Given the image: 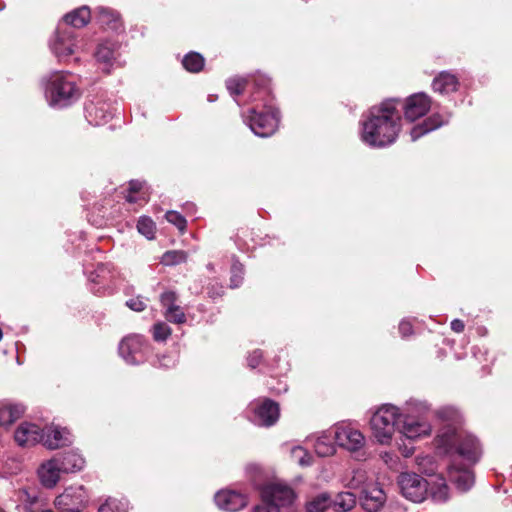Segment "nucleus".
Listing matches in <instances>:
<instances>
[{
	"instance_id": "nucleus-1",
	"label": "nucleus",
	"mask_w": 512,
	"mask_h": 512,
	"mask_svg": "<svg viewBox=\"0 0 512 512\" xmlns=\"http://www.w3.org/2000/svg\"><path fill=\"white\" fill-rule=\"evenodd\" d=\"M438 440L451 456L448 466L450 480L459 490H469L474 484V475L470 467L479 461L482 454L478 440L473 435L450 425L442 430Z\"/></svg>"
},
{
	"instance_id": "nucleus-2",
	"label": "nucleus",
	"mask_w": 512,
	"mask_h": 512,
	"mask_svg": "<svg viewBox=\"0 0 512 512\" xmlns=\"http://www.w3.org/2000/svg\"><path fill=\"white\" fill-rule=\"evenodd\" d=\"M398 100L388 99L369 111L362 124V141L374 147H383L393 143L401 129V116L397 109Z\"/></svg>"
},
{
	"instance_id": "nucleus-3",
	"label": "nucleus",
	"mask_w": 512,
	"mask_h": 512,
	"mask_svg": "<svg viewBox=\"0 0 512 512\" xmlns=\"http://www.w3.org/2000/svg\"><path fill=\"white\" fill-rule=\"evenodd\" d=\"M261 503L253 512H295L296 494L281 481H272L260 488Z\"/></svg>"
},
{
	"instance_id": "nucleus-4",
	"label": "nucleus",
	"mask_w": 512,
	"mask_h": 512,
	"mask_svg": "<svg viewBox=\"0 0 512 512\" xmlns=\"http://www.w3.org/2000/svg\"><path fill=\"white\" fill-rule=\"evenodd\" d=\"M45 96L51 106L65 107L79 97V92L66 74L54 72L46 83Z\"/></svg>"
},
{
	"instance_id": "nucleus-5",
	"label": "nucleus",
	"mask_w": 512,
	"mask_h": 512,
	"mask_svg": "<svg viewBox=\"0 0 512 512\" xmlns=\"http://www.w3.org/2000/svg\"><path fill=\"white\" fill-rule=\"evenodd\" d=\"M402 414L396 406L386 404L380 407L372 416L370 424L378 442L388 443L395 430H398Z\"/></svg>"
},
{
	"instance_id": "nucleus-6",
	"label": "nucleus",
	"mask_w": 512,
	"mask_h": 512,
	"mask_svg": "<svg viewBox=\"0 0 512 512\" xmlns=\"http://www.w3.org/2000/svg\"><path fill=\"white\" fill-rule=\"evenodd\" d=\"M245 121L252 132L259 137H269L277 129L279 124L278 111L271 106H265V111L257 112L254 108L249 110Z\"/></svg>"
},
{
	"instance_id": "nucleus-7",
	"label": "nucleus",
	"mask_w": 512,
	"mask_h": 512,
	"mask_svg": "<svg viewBox=\"0 0 512 512\" xmlns=\"http://www.w3.org/2000/svg\"><path fill=\"white\" fill-rule=\"evenodd\" d=\"M397 483L402 495L412 502L420 503L428 495V480L416 473H401Z\"/></svg>"
},
{
	"instance_id": "nucleus-8",
	"label": "nucleus",
	"mask_w": 512,
	"mask_h": 512,
	"mask_svg": "<svg viewBox=\"0 0 512 512\" xmlns=\"http://www.w3.org/2000/svg\"><path fill=\"white\" fill-rule=\"evenodd\" d=\"M88 501L85 488L82 485L70 486L56 497L55 506L65 512H80Z\"/></svg>"
},
{
	"instance_id": "nucleus-9",
	"label": "nucleus",
	"mask_w": 512,
	"mask_h": 512,
	"mask_svg": "<svg viewBox=\"0 0 512 512\" xmlns=\"http://www.w3.org/2000/svg\"><path fill=\"white\" fill-rule=\"evenodd\" d=\"M148 348L145 340L140 335L125 337L119 344V354L128 364H138L144 361V355Z\"/></svg>"
},
{
	"instance_id": "nucleus-10",
	"label": "nucleus",
	"mask_w": 512,
	"mask_h": 512,
	"mask_svg": "<svg viewBox=\"0 0 512 512\" xmlns=\"http://www.w3.org/2000/svg\"><path fill=\"white\" fill-rule=\"evenodd\" d=\"M50 47L60 61L73 54L76 47L74 30L59 25Z\"/></svg>"
},
{
	"instance_id": "nucleus-11",
	"label": "nucleus",
	"mask_w": 512,
	"mask_h": 512,
	"mask_svg": "<svg viewBox=\"0 0 512 512\" xmlns=\"http://www.w3.org/2000/svg\"><path fill=\"white\" fill-rule=\"evenodd\" d=\"M336 443L350 452H358L365 445L363 434L349 425H340L334 432Z\"/></svg>"
},
{
	"instance_id": "nucleus-12",
	"label": "nucleus",
	"mask_w": 512,
	"mask_h": 512,
	"mask_svg": "<svg viewBox=\"0 0 512 512\" xmlns=\"http://www.w3.org/2000/svg\"><path fill=\"white\" fill-rule=\"evenodd\" d=\"M250 407L254 412L253 422L259 426L274 425L280 415L278 404L270 399L252 403Z\"/></svg>"
},
{
	"instance_id": "nucleus-13",
	"label": "nucleus",
	"mask_w": 512,
	"mask_h": 512,
	"mask_svg": "<svg viewBox=\"0 0 512 512\" xmlns=\"http://www.w3.org/2000/svg\"><path fill=\"white\" fill-rule=\"evenodd\" d=\"M398 431L408 439H416L429 435L431 425L424 420L417 419L410 414H402Z\"/></svg>"
},
{
	"instance_id": "nucleus-14",
	"label": "nucleus",
	"mask_w": 512,
	"mask_h": 512,
	"mask_svg": "<svg viewBox=\"0 0 512 512\" xmlns=\"http://www.w3.org/2000/svg\"><path fill=\"white\" fill-rule=\"evenodd\" d=\"M431 107V99L425 93H416L407 98L404 114L409 121H415L424 116Z\"/></svg>"
},
{
	"instance_id": "nucleus-15",
	"label": "nucleus",
	"mask_w": 512,
	"mask_h": 512,
	"mask_svg": "<svg viewBox=\"0 0 512 512\" xmlns=\"http://www.w3.org/2000/svg\"><path fill=\"white\" fill-rule=\"evenodd\" d=\"M214 500L221 510L227 512L239 511L247 505L245 495L231 490L219 491L216 493Z\"/></svg>"
},
{
	"instance_id": "nucleus-16",
	"label": "nucleus",
	"mask_w": 512,
	"mask_h": 512,
	"mask_svg": "<svg viewBox=\"0 0 512 512\" xmlns=\"http://www.w3.org/2000/svg\"><path fill=\"white\" fill-rule=\"evenodd\" d=\"M63 473L60 467V460L58 457L44 462L38 468V477L40 483L46 488H53L60 480V475Z\"/></svg>"
},
{
	"instance_id": "nucleus-17",
	"label": "nucleus",
	"mask_w": 512,
	"mask_h": 512,
	"mask_svg": "<svg viewBox=\"0 0 512 512\" xmlns=\"http://www.w3.org/2000/svg\"><path fill=\"white\" fill-rule=\"evenodd\" d=\"M44 430L31 423L21 424L15 431V441L20 446H31L36 443H42Z\"/></svg>"
},
{
	"instance_id": "nucleus-18",
	"label": "nucleus",
	"mask_w": 512,
	"mask_h": 512,
	"mask_svg": "<svg viewBox=\"0 0 512 512\" xmlns=\"http://www.w3.org/2000/svg\"><path fill=\"white\" fill-rule=\"evenodd\" d=\"M386 501V495L382 488L371 486L363 491L361 505L367 512H378Z\"/></svg>"
},
{
	"instance_id": "nucleus-19",
	"label": "nucleus",
	"mask_w": 512,
	"mask_h": 512,
	"mask_svg": "<svg viewBox=\"0 0 512 512\" xmlns=\"http://www.w3.org/2000/svg\"><path fill=\"white\" fill-rule=\"evenodd\" d=\"M43 430L44 436L42 444L48 449H57L71 442L69 438L70 433L65 428L51 426Z\"/></svg>"
},
{
	"instance_id": "nucleus-20",
	"label": "nucleus",
	"mask_w": 512,
	"mask_h": 512,
	"mask_svg": "<svg viewBox=\"0 0 512 512\" xmlns=\"http://www.w3.org/2000/svg\"><path fill=\"white\" fill-rule=\"evenodd\" d=\"M459 86V80L456 75L443 71L439 73L432 82V88L440 94H449L455 92Z\"/></svg>"
},
{
	"instance_id": "nucleus-21",
	"label": "nucleus",
	"mask_w": 512,
	"mask_h": 512,
	"mask_svg": "<svg viewBox=\"0 0 512 512\" xmlns=\"http://www.w3.org/2000/svg\"><path fill=\"white\" fill-rule=\"evenodd\" d=\"M448 121L449 117L444 118L440 114H433L428 119H426L423 124L412 128L410 132L412 141H415L424 134L441 127L442 125L448 123Z\"/></svg>"
},
{
	"instance_id": "nucleus-22",
	"label": "nucleus",
	"mask_w": 512,
	"mask_h": 512,
	"mask_svg": "<svg viewBox=\"0 0 512 512\" xmlns=\"http://www.w3.org/2000/svg\"><path fill=\"white\" fill-rule=\"evenodd\" d=\"M90 10L87 6L80 7L75 9L74 11L66 14L63 17L62 25L63 27L73 28H82L84 27L90 20Z\"/></svg>"
},
{
	"instance_id": "nucleus-23",
	"label": "nucleus",
	"mask_w": 512,
	"mask_h": 512,
	"mask_svg": "<svg viewBox=\"0 0 512 512\" xmlns=\"http://www.w3.org/2000/svg\"><path fill=\"white\" fill-rule=\"evenodd\" d=\"M428 494L436 503H444L449 498V487L442 476H436L428 480Z\"/></svg>"
},
{
	"instance_id": "nucleus-24",
	"label": "nucleus",
	"mask_w": 512,
	"mask_h": 512,
	"mask_svg": "<svg viewBox=\"0 0 512 512\" xmlns=\"http://www.w3.org/2000/svg\"><path fill=\"white\" fill-rule=\"evenodd\" d=\"M117 44L113 42H103L99 44L95 52V57L98 62L104 65L103 70L109 72V67L112 66L113 61L116 59Z\"/></svg>"
},
{
	"instance_id": "nucleus-25",
	"label": "nucleus",
	"mask_w": 512,
	"mask_h": 512,
	"mask_svg": "<svg viewBox=\"0 0 512 512\" xmlns=\"http://www.w3.org/2000/svg\"><path fill=\"white\" fill-rule=\"evenodd\" d=\"M63 473H75L83 469L85 460L76 451H69L58 457Z\"/></svg>"
},
{
	"instance_id": "nucleus-26",
	"label": "nucleus",
	"mask_w": 512,
	"mask_h": 512,
	"mask_svg": "<svg viewBox=\"0 0 512 512\" xmlns=\"http://www.w3.org/2000/svg\"><path fill=\"white\" fill-rule=\"evenodd\" d=\"M24 413V407L18 404L0 403V426H9Z\"/></svg>"
},
{
	"instance_id": "nucleus-27",
	"label": "nucleus",
	"mask_w": 512,
	"mask_h": 512,
	"mask_svg": "<svg viewBox=\"0 0 512 512\" xmlns=\"http://www.w3.org/2000/svg\"><path fill=\"white\" fill-rule=\"evenodd\" d=\"M18 497L26 512H37L44 505L35 490L21 489Z\"/></svg>"
},
{
	"instance_id": "nucleus-28",
	"label": "nucleus",
	"mask_w": 512,
	"mask_h": 512,
	"mask_svg": "<svg viewBox=\"0 0 512 512\" xmlns=\"http://www.w3.org/2000/svg\"><path fill=\"white\" fill-rule=\"evenodd\" d=\"M356 505V496L349 491L338 493L332 499V510L334 512H347Z\"/></svg>"
},
{
	"instance_id": "nucleus-29",
	"label": "nucleus",
	"mask_w": 512,
	"mask_h": 512,
	"mask_svg": "<svg viewBox=\"0 0 512 512\" xmlns=\"http://www.w3.org/2000/svg\"><path fill=\"white\" fill-rule=\"evenodd\" d=\"M98 20L102 26L112 30H117L122 25L119 14L108 8H99Z\"/></svg>"
},
{
	"instance_id": "nucleus-30",
	"label": "nucleus",
	"mask_w": 512,
	"mask_h": 512,
	"mask_svg": "<svg viewBox=\"0 0 512 512\" xmlns=\"http://www.w3.org/2000/svg\"><path fill=\"white\" fill-rule=\"evenodd\" d=\"M306 508L308 512H322L328 508L332 509V497L329 493H320L307 502Z\"/></svg>"
},
{
	"instance_id": "nucleus-31",
	"label": "nucleus",
	"mask_w": 512,
	"mask_h": 512,
	"mask_svg": "<svg viewBox=\"0 0 512 512\" xmlns=\"http://www.w3.org/2000/svg\"><path fill=\"white\" fill-rule=\"evenodd\" d=\"M314 449L316 454L321 457L333 455L335 453V446L332 442V437L326 434L319 436L314 444Z\"/></svg>"
},
{
	"instance_id": "nucleus-32",
	"label": "nucleus",
	"mask_w": 512,
	"mask_h": 512,
	"mask_svg": "<svg viewBox=\"0 0 512 512\" xmlns=\"http://www.w3.org/2000/svg\"><path fill=\"white\" fill-rule=\"evenodd\" d=\"M182 63L186 70L197 73L204 66V58L199 53L190 52L183 58Z\"/></svg>"
},
{
	"instance_id": "nucleus-33",
	"label": "nucleus",
	"mask_w": 512,
	"mask_h": 512,
	"mask_svg": "<svg viewBox=\"0 0 512 512\" xmlns=\"http://www.w3.org/2000/svg\"><path fill=\"white\" fill-rule=\"evenodd\" d=\"M187 259V254L184 251L172 250L167 251L163 254L161 258V263L166 266L177 265L185 262Z\"/></svg>"
},
{
	"instance_id": "nucleus-34",
	"label": "nucleus",
	"mask_w": 512,
	"mask_h": 512,
	"mask_svg": "<svg viewBox=\"0 0 512 512\" xmlns=\"http://www.w3.org/2000/svg\"><path fill=\"white\" fill-rule=\"evenodd\" d=\"M88 117L94 118L95 125H101L106 123L107 120L111 117L110 113L104 110L103 105L101 107H97L94 105H90L86 107Z\"/></svg>"
},
{
	"instance_id": "nucleus-35",
	"label": "nucleus",
	"mask_w": 512,
	"mask_h": 512,
	"mask_svg": "<svg viewBox=\"0 0 512 512\" xmlns=\"http://www.w3.org/2000/svg\"><path fill=\"white\" fill-rule=\"evenodd\" d=\"M367 480L366 471L358 468L352 471V475L347 479L346 486L351 489L360 488Z\"/></svg>"
},
{
	"instance_id": "nucleus-36",
	"label": "nucleus",
	"mask_w": 512,
	"mask_h": 512,
	"mask_svg": "<svg viewBox=\"0 0 512 512\" xmlns=\"http://www.w3.org/2000/svg\"><path fill=\"white\" fill-rule=\"evenodd\" d=\"M137 229L139 233L144 235L148 239H152L155 233V224L148 217H141L137 223Z\"/></svg>"
},
{
	"instance_id": "nucleus-37",
	"label": "nucleus",
	"mask_w": 512,
	"mask_h": 512,
	"mask_svg": "<svg viewBox=\"0 0 512 512\" xmlns=\"http://www.w3.org/2000/svg\"><path fill=\"white\" fill-rule=\"evenodd\" d=\"M99 512H127V509L124 502L110 498L100 506Z\"/></svg>"
},
{
	"instance_id": "nucleus-38",
	"label": "nucleus",
	"mask_w": 512,
	"mask_h": 512,
	"mask_svg": "<svg viewBox=\"0 0 512 512\" xmlns=\"http://www.w3.org/2000/svg\"><path fill=\"white\" fill-rule=\"evenodd\" d=\"M246 86V80L242 78H231L226 81V87L231 95H240Z\"/></svg>"
},
{
	"instance_id": "nucleus-39",
	"label": "nucleus",
	"mask_w": 512,
	"mask_h": 512,
	"mask_svg": "<svg viewBox=\"0 0 512 512\" xmlns=\"http://www.w3.org/2000/svg\"><path fill=\"white\" fill-rule=\"evenodd\" d=\"M177 299V294L174 291H166L160 296V302L165 310L177 309L179 307L176 305Z\"/></svg>"
},
{
	"instance_id": "nucleus-40",
	"label": "nucleus",
	"mask_w": 512,
	"mask_h": 512,
	"mask_svg": "<svg viewBox=\"0 0 512 512\" xmlns=\"http://www.w3.org/2000/svg\"><path fill=\"white\" fill-rule=\"evenodd\" d=\"M171 335L170 327L164 322H158L153 327V337L156 341H165Z\"/></svg>"
},
{
	"instance_id": "nucleus-41",
	"label": "nucleus",
	"mask_w": 512,
	"mask_h": 512,
	"mask_svg": "<svg viewBox=\"0 0 512 512\" xmlns=\"http://www.w3.org/2000/svg\"><path fill=\"white\" fill-rule=\"evenodd\" d=\"M436 415L448 422L456 423L459 420V413L458 411L453 407H443L436 411Z\"/></svg>"
},
{
	"instance_id": "nucleus-42",
	"label": "nucleus",
	"mask_w": 512,
	"mask_h": 512,
	"mask_svg": "<svg viewBox=\"0 0 512 512\" xmlns=\"http://www.w3.org/2000/svg\"><path fill=\"white\" fill-rule=\"evenodd\" d=\"M166 220L175 225L180 231H184L186 229V219L176 211H168L165 215Z\"/></svg>"
},
{
	"instance_id": "nucleus-43",
	"label": "nucleus",
	"mask_w": 512,
	"mask_h": 512,
	"mask_svg": "<svg viewBox=\"0 0 512 512\" xmlns=\"http://www.w3.org/2000/svg\"><path fill=\"white\" fill-rule=\"evenodd\" d=\"M164 316L169 322L176 324H182L186 321L185 313L181 307L174 310H165Z\"/></svg>"
},
{
	"instance_id": "nucleus-44",
	"label": "nucleus",
	"mask_w": 512,
	"mask_h": 512,
	"mask_svg": "<svg viewBox=\"0 0 512 512\" xmlns=\"http://www.w3.org/2000/svg\"><path fill=\"white\" fill-rule=\"evenodd\" d=\"M231 273V287H238L243 279L242 265L240 263H234L231 268Z\"/></svg>"
},
{
	"instance_id": "nucleus-45",
	"label": "nucleus",
	"mask_w": 512,
	"mask_h": 512,
	"mask_svg": "<svg viewBox=\"0 0 512 512\" xmlns=\"http://www.w3.org/2000/svg\"><path fill=\"white\" fill-rule=\"evenodd\" d=\"M142 189V183L139 181H131L129 183V194L126 196V200L130 203H136L139 198L136 197L134 194L137 192H140ZM140 199L144 200V197H140Z\"/></svg>"
},
{
	"instance_id": "nucleus-46",
	"label": "nucleus",
	"mask_w": 512,
	"mask_h": 512,
	"mask_svg": "<svg viewBox=\"0 0 512 512\" xmlns=\"http://www.w3.org/2000/svg\"><path fill=\"white\" fill-rule=\"evenodd\" d=\"M292 453L295 457H299V464L301 466L310 465V457L304 449H302L301 447H296L292 450Z\"/></svg>"
},
{
	"instance_id": "nucleus-47",
	"label": "nucleus",
	"mask_w": 512,
	"mask_h": 512,
	"mask_svg": "<svg viewBox=\"0 0 512 512\" xmlns=\"http://www.w3.org/2000/svg\"><path fill=\"white\" fill-rule=\"evenodd\" d=\"M127 307L136 312H141L146 308V303L141 297L130 299L126 302Z\"/></svg>"
},
{
	"instance_id": "nucleus-48",
	"label": "nucleus",
	"mask_w": 512,
	"mask_h": 512,
	"mask_svg": "<svg viewBox=\"0 0 512 512\" xmlns=\"http://www.w3.org/2000/svg\"><path fill=\"white\" fill-rule=\"evenodd\" d=\"M262 351L261 350H254L248 357V365L251 368H256L261 359H262Z\"/></svg>"
},
{
	"instance_id": "nucleus-49",
	"label": "nucleus",
	"mask_w": 512,
	"mask_h": 512,
	"mask_svg": "<svg viewBox=\"0 0 512 512\" xmlns=\"http://www.w3.org/2000/svg\"><path fill=\"white\" fill-rule=\"evenodd\" d=\"M247 473L251 475L252 481L255 485H259L258 475L261 474V468L258 465L250 464L246 468Z\"/></svg>"
},
{
	"instance_id": "nucleus-50",
	"label": "nucleus",
	"mask_w": 512,
	"mask_h": 512,
	"mask_svg": "<svg viewBox=\"0 0 512 512\" xmlns=\"http://www.w3.org/2000/svg\"><path fill=\"white\" fill-rule=\"evenodd\" d=\"M410 408L408 409V412H419V413H425L429 411L430 406L426 402H414L409 404Z\"/></svg>"
},
{
	"instance_id": "nucleus-51",
	"label": "nucleus",
	"mask_w": 512,
	"mask_h": 512,
	"mask_svg": "<svg viewBox=\"0 0 512 512\" xmlns=\"http://www.w3.org/2000/svg\"><path fill=\"white\" fill-rule=\"evenodd\" d=\"M399 331L402 334L403 337L409 336L412 334V325L408 321H402L399 324Z\"/></svg>"
},
{
	"instance_id": "nucleus-52",
	"label": "nucleus",
	"mask_w": 512,
	"mask_h": 512,
	"mask_svg": "<svg viewBox=\"0 0 512 512\" xmlns=\"http://www.w3.org/2000/svg\"><path fill=\"white\" fill-rule=\"evenodd\" d=\"M464 328H465L464 322L460 319H454L451 322V329L456 333L463 332Z\"/></svg>"
},
{
	"instance_id": "nucleus-53",
	"label": "nucleus",
	"mask_w": 512,
	"mask_h": 512,
	"mask_svg": "<svg viewBox=\"0 0 512 512\" xmlns=\"http://www.w3.org/2000/svg\"><path fill=\"white\" fill-rule=\"evenodd\" d=\"M160 366L163 367H170L174 365V360L169 356H162V358L159 359Z\"/></svg>"
},
{
	"instance_id": "nucleus-54",
	"label": "nucleus",
	"mask_w": 512,
	"mask_h": 512,
	"mask_svg": "<svg viewBox=\"0 0 512 512\" xmlns=\"http://www.w3.org/2000/svg\"><path fill=\"white\" fill-rule=\"evenodd\" d=\"M422 472L424 473H427V474H432L434 472V469L433 468H430V469H423Z\"/></svg>"
},
{
	"instance_id": "nucleus-55",
	"label": "nucleus",
	"mask_w": 512,
	"mask_h": 512,
	"mask_svg": "<svg viewBox=\"0 0 512 512\" xmlns=\"http://www.w3.org/2000/svg\"><path fill=\"white\" fill-rule=\"evenodd\" d=\"M41 512H53L52 510H42Z\"/></svg>"
},
{
	"instance_id": "nucleus-56",
	"label": "nucleus",
	"mask_w": 512,
	"mask_h": 512,
	"mask_svg": "<svg viewBox=\"0 0 512 512\" xmlns=\"http://www.w3.org/2000/svg\"><path fill=\"white\" fill-rule=\"evenodd\" d=\"M0 512H4L2 509H0Z\"/></svg>"
}]
</instances>
